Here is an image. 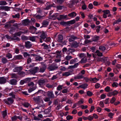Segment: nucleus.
Segmentation results:
<instances>
[{
	"mask_svg": "<svg viewBox=\"0 0 121 121\" xmlns=\"http://www.w3.org/2000/svg\"><path fill=\"white\" fill-rule=\"evenodd\" d=\"M118 84L117 82H114L112 84V86L113 87H117L118 86Z\"/></svg>",
	"mask_w": 121,
	"mask_h": 121,
	"instance_id": "nucleus-42",
	"label": "nucleus"
},
{
	"mask_svg": "<svg viewBox=\"0 0 121 121\" xmlns=\"http://www.w3.org/2000/svg\"><path fill=\"white\" fill-rule=\"evenodd\" d=\"M116 100V99L115 97H113L111 99V100L110 101V102L111 104L113 103Z\"/></svg>",
	"mask_w": 121,
	"mask_h": 121,
	"instance_id": "nucleus-51",
	"label": "nucleus"
},
{
	"mask_svg": "<svg viewBox=\"0 0 121 121\" xmlns=\"http://www.w3.org/2000/svg\"><path fill=\"white\" fill-rule=\"evenodd\" d=\"M13 7L11 8L8 6H0V9H1L4 10L5 11H8L10 10V9L13 8Z\"/></svg>",
	"mask_w": 121,
	"mask_h": 121,
	"instance_id": "nucleus-11",
	"label": "nucleus"
},
{
	"mask_svg": "<svg viewBox=\"0 0 121 121\" xmlns=\"http://www.w3.org/2000/svg\"><path fill=\"white\" fill-rule=\"evenodd\" d=\"M39 69L38 67H36L30 70V72L32 74L34 75L38 72Z\"/></svg>",
	"mask_w": 121,
	"mask_h": 121,
	"instance_id": "nucleus-3",
	"label": "nucleus"
},
{
	"mask_svg": "<svg viewBox=\"0 0 121 121\" xmlns=\"http://www.w3.org/2000/svg\"><path fill=\"white\" fill-rule=\"evenodd\" d=\"M87 94L88 96H91L93 95V94L92 92L88 91L87 92Z\"/></svg>",
	"mask_w": 121,
	"mask_h": 121,
	"instance_id": "nucleus-53",
	"label": "nucleus"
},
{
	"mask_svg": "<svg viewBox=\"0 0 121 121\" xmlns=\"http://www.w3.org/2000/svg\"><path fill=\"white\" fill-rule=\"evenodd\" d=\"M22 33V32L21 31H20L15 33L14 35L16 36H19L21 35Z\"/></svg>",
	"mask_w": 121,
	"mask_h": 121,
	"instance_id": "nucleus-44",
	"label": "nucleus"
},
{
	"mask_svg": "<svg viewBox=\"0 0 121 121\" xmlns=\"http://www.w3.org/2000/svg\"><path fill=\"white\" fill-rule=\"evenodd\" d=\"M52 6V4L48 5L44 8V9L45 10H48Z\"/></svg>",
	"mask_w": 121,
	"mask_h": 121,
	"instance_id": "nucleus-49",
	"label": "nucleus"
},
{
	"mask_svg": "<svg viewBox=\"0 0 121 121\" xmlns=\"http://www.w3.org/2000/svg\"><path fill=\"white\" fill-rule=\"evenodd\" d=\"M9 95L10 96H12V98L13 99L15 98V96L14 94H13V92H11V93L9 94Z\"/></svg>",
	"mask_w": 121,
	"mask_h": 121,
	"instance_id": "nucleus-45",
	"label": "nucleus"
},
{
	"mask_svg": "<svg viewBox=\"0 0 121 121\" xmlns=\"http://www.w3.org/2000/svg\"><path fill=\"white\" fill-rule=\"evenodd\" d=\"M25 46L26 48H30L32 46V44L31 42L29 41L25 42Z\"/></svg>",
	"mask_w": 121,
	"mask_h": 121,
	"instance_id": "nucleus-7",
	"label": "nucleus"
},
{
	"mask_svg": "<svg viewBox=\"0 0 121 121\" xmlns=\"http://www.w3.org/2000/svg\"><path fill=\"white\" fill-rule=\"evenodd\" d=\"M7 81L6 78L4 77H0V84H4L6 83Z\"/></svg>",
	"mask_w": 121,
	"mask_h": 121,
	"instance_id": "nucleus-10",
	"label": "nucleus"
},
{
	"mask_svg": "<svg viewBox=\"0 0 121 121\" xmlns=\"http://www.w3.org/2000/svg\"><path fill=\"white\" fill-rule=\"evenodd\" d=\"M76 15L77 14L75 12H73L69 13L68 15V16L72 18L75 17Z\"/></svg>",
	"mask_w": 121,
	"mask_h": 121,
	"instance_id": "nucleus-17",
	"label": "nucleus"
},
{
	"mask_svg": "<svg viewBox=\"0 0 121 121\" xmlns=\"http://www.w3.org/2000/svg\"><path fill=\"white\" fill-rule=\"evenodd\" d=\"M87 61V59L84 58H82L80 62L81 63H86Z\"/></svg>",
	"mask_w": 121,
	"mask_h": 121,
	"instance_id": "nucleus-61",
	"label": "nucleus"
},
{
	"mask_svg": "<svg viewBox=\"0 0 121 121\" xmlns=\"http://www.w3.org/2000/svg\"><path fill=\"white\" fill-rule=\"evenodd\" d=\"M7 4L6 2L4 1H0V5H5Z\"/></svg>",
	"mask_w": 121,
	"mask_h": 121,
	"instance_id": "nucleus-38",
	"label": "nucleus"
},
{
	"mask_svg": "<svg viewBox=\"0 0 121 121\" xmlns=\"http://www.w3.org/2000/svg\"><path fill=\"white\" fill-rule=\"evenodd\" d=\"M73 117L70 115H68L66 117L67 120L68 121H69L71 119H73Z\"/></svg>",
	"mask_w": 121,
	"mask_h": 121,
	"instance_id": "nucleus-47",
	"label": "nucleus"
},
{
	"mask_svg": "<svg viewBox=\"0 0 121 121\" xmlns=\"http://www.w3.org/2000/svg\"><path fill=\"white\" fill-rule=\"evenodd\" d=\"M25 83H26L29 82L31 80V78H27L24 79Z\"/></svg>",
	"mask_w": 121,
	"mask_h": 121,
	"instance_id": "nucleus-60",
	"label": "nucleus"
},
{
	"mask_svg": "<svg viewBox=\"0 0 121 121\" xmlns=\"http://www.w3.org/2000/svg\"><path fill=\"white\" fill-rule=\"evenodd\" d=\"M88 86V84L86 83H85L79 86V87H81V88L85 89L87 88Z\"/></svg>",
	"mask_w": 121,
	"mask_h": 121,
	"instance_id": "nucleus-24",
	"label": "nucleus"
},
{
	"mask_svg": "<svg viewBox=\"0 0 121 121\" xmlns=\"http://www.w3.org/2000/svg\"><path fill=\"white\" fill-rule=\"evenodd\" d=\"M30 22V21L29 19H26L22 21V24L23 25H28Z\"/></svg>",
	"mask_w": 121,
	"mask_h": 121,
	"instance_id": "nucleus-9",
	"label": "nucleus"
},
{
	"mask_svg": "<svg viewBox=\"0 0 121 121\" xmlns=\"http://www.w3.org/2000/svg\"><path fill=\"white\" fill-rule=\"evenodd\" d=\"M14 72H20L22 69V68L21 66L15 67L14 69Z\"/></svg>",
	"mask_w": 121,
	"mask_h": 121,
	"instance_id": "nucleus-14",
	"label": "nucleus"
},
{
	"mask_svg": "<svg viewBox=\"0 0 121 121\" xmlns=\"http://www.w3.org/2000/svg\"><path fill=\"white\" fill-rule=\"evenodd\" d=\"M70 75V74L69 72H66L63 73L62 74V76H68Z\"/></svg>",
	"mask_w": 121,
	"mask_h": 121,
	"instance_id": "nucleus-39",
	"label": "nucleus"
},
{
	"mask_svg": "<svg viewBox=\"0 0 121 121\" xmlns=\"http://www.w3.org/2000/svg\"><path fill=\"white\" fill-rule=\"evenodd\" d=\"M22 105L25 107L27 108H28L30 106H31L29 103L26 102L22 103Z\"/></svg>",
	"mask_w": 121,
	"mask_h": 121,
	"instance_id": "nucleus-23",
	"label": "nucleus"
},
{
	"mask_svg": "<svg viewBox=\"0 0 121 121\" xmlns=\"http://www.w3.org/2000/svg\"><path fill=\"white\" fill-rule=\"evenodd\" d=\"M44 95L45 96H47L49 98H54V95L52 91H48L47 92H44Z\"/></svg>",
	"mask_w": 121,
	"mask_h": 121,
	"instance_id": "nucleus-2",
	"label": "nucleus"
},
{
	"mask_svg": "<svg viewBox=\"0 0 121 121\" xmlns=\"http://www.w3.org/2000/svg\"><path fill=\"white\" fill-rule=\"evenodd\" d=\"M83 101L82 100V99H81L80 100L78 101L77 103V104L78 106L80 104L83 103Z\"/></svg>",
	"mask_w": 121,
	"mask_h": 121,
	"instance_id": "nucleus-55",
	"label": "nucleus"
},
{
	"mask_svg": "<svg viewBox=\"0 0 121 121\" xmlns=\"http://www.w3.org/2000/svg\"><path fill=\"white\" fill-rule=\"evenodd\" d=\"M83 78V76L82 75L75 76L74 77V79H80Z\"/></svg>",
	"mask_w": 121,
	"mask_h": 121,
	"instance_id": "nucleus-33",
	"label": "nucleus"
},
{
	"mask_svg": "<svg viewBox=\"0 0 121 121\" xmlns=\"http://www.w3.org/2000/svg\"><path fill=\"white\" fill-rule=\"evenodd\" d=\"M46 69V67L45 66H42L40 68L39 72L41 73H43L44 72Z\"/></svg>",
	"mask_w": 121,
	"mask_h": 121,
	"instance_id": "nucleus-29",
	"label": "nucleus"
},
{
	"mask_svg": "<svg viewBox=\"0 0 121 121\" xmlns=\"http://www.w3.org/2000/svg\"><path fill=\"white\" fill-rule=\"evenodd\" d=\"M45 82V80L44 79H40L39 80L38 83L39 85L40 86L43 85Z\"/></svg>",
	"mask_w": 121,
	"mask_h": 121,
	"instance_id": "nucleus-18",
	"label": "nucleus"
},
{
	"mask_svg": "<svg viewBox=\"0 0 121 121\" xmlns=\"http://www.w3.org/2000/svg\"><path fill=\"white\" fill-rule=\"evenodd\" d=\"M12 17L13 18H19L20 17V15L19 13L16 14L15 15H12Z\"/></svg>",
	"mask_w": 121,
	"mask_h": 121,
	"instance_id": "nucleus-41",
	"label": "nucleus"
},
{
	"mask_svg": "<svg viewBox=\"0 0 121 121\" xmlns=\"http://www.w3.org/2000/svg\"><path fill=\"white\" fill-rule=\"evenodd\" d=\"M111 94H112L114 96L117 95L118 93V92L117 90H115L112 92H111Z\"/></svg>",
	"mask_w": 121,
	"mask_h": 121,
	"instance_id": "nucleus-40",
	"label": "nucleus"
},
{
	"mask_svg": "<svg viewBox=\"0 0 121 121\" xmlns=\"http://www.w3.org/2000/svg\"><path fill=\"white\" fill-rule=\"evenodd\" d=\"M100 84L99 83H97L95 85V86L96 89H98L100 87Z\"/></svg>",
	"mask_w": 121,
	"mask_h": 121,
	"instance_id": "nucleus-63",
	"label": "nucleus"
},
{
	"mask_svg": "<svg viewBox=\"0 0 121 121\" xmlns=\"http://www.w3.org/2000/svg\"><path fill=\"white\" fill-rule=\"evenodd\" d=\"M41 46L43 47V48L47 50L49 48L48 45L46 44L45 43L43 44Z\"/></svg>",
	"mask_w": 121,
	"mask_h": 121,
	"instance_id": "nucleus-31",
	"label": "nucleus"
},
{
	"mask_svg": "<svg viewBox=\"0 0 121 121\" xmlns=\"http://www.w3.org/2000/svg\"><path fill=\"white\" fill-rule=\"evenodd\" d=\"M69 91L67 89H64L62 91V92L63 93H65L69 92Z\"/></svg>",
	"mask_w": 121,
	"mask_h": 121,
	"instance_id": "nucleus-58",
	"label": "nucleus"
},
{
	"mask_svg": "<svg viewBox=\"0 0 121 121\" xmlns=\"http://www.w3.org/2000/svg\"><path fill=\"white\" fill-rule=\"evenodd\" d=\"M25 83H26L29 82L31 80V78H27L24 79Z\"/></svg>",
	"mask_w": 121,
	"mask_h": 121,
	"instance_id": "nucleus-59",
	"label": "nucleus"
},
{
	"mask_svg": "<svg viewBox=\"0 0 121 121\" xmlns=\"http://www.w3.org/2000/svg\"><path fill=\"white\" fill-rule=\"evenodd\" d=\"M68 15H61L59 16V18H57V19L59 20H61V19L67 20L69 19Z\"/></svg>",
	"mask_w": 121,
	"mask_h": 121,
	"instance_id": "nucleus-4",
	"label": "nucleus"
},
{
	"mask_svg": "<svg viewBox=\"0 0 121 121\" xmlns=\"http://www.w3.org/2000/svg\"><path fill=\"white\" fill-rule=\"evenodd\" d=\"M49 22L48 21L46 20H44L42 23V26L40 28H42L43 27H47L48 25Z\"/></svg>",
	"mask_w": 121,
	"mask_h": 121,
	"instance_id": "nucleus-8",
	"label": "nucleus"
},
{
	"mask_svg": "<svg viewBox=\"0 0 121 121\" xmlns=\"http://www.w3.org/2000/svg\"><path fill=\"white\" fill-rule=\"evenodd\" d=\"M58 67L57 66H50L49 68L51 71L53 70L57 69Z\"/></svg>",
	"mask_w": 121,
	"mask_h": 121,
	"instance_id": "nucleus-25",
	"label": "nucleus"
},
{
	"mask_svg": "<svg viewBox=\"0 0 121 121\" xmlns=\"http://www.w3.org/2000/svg\"><path fill=\"white\" fill-rule=\"evenodd\" d=\"M13 98L11 97H9L7 98V100L9 102L10 104H12L14 101V100Z\"/></svg>",
	"mask_w": 121,
	"mask_h": 121,
	"instance_id": "nucleus-28",
	"label": "nucleus"
},
{
	"mask_svg": "<svg viewBox=\"0 0 121 121\" xmlns=\"http://www.w3.org/2000/svg\"><path fill=\"white\" fill-rule=\"evenodd\" d=\"M110 87L108 86H107L105 88L104 90L107 92H109L110 90Z\"/></svg>",
	"mask_w": 121,
	"mask_h": 121,
	"instance_id": "nucleus-57",
	"label": "nucleus"
},
{
	"mask_svg": "<svg viewBox=\"0 0 121 121\" xmlns=\"http://www.w3.org/2000/svg\"><path fill=\"white\" fill-rule=\"evenodd\" d=\"M33 99L35 102L37 104L39 103L40 102V99L39 96H38V97H34L33 98Z\"/></svg>",
	"mask_w": 121,
	"mask_h": 121,
	"instance_id": "nucleus-22",
	"label": "nucleus"
},
{
	"mask_svg": "<svg viewBox=\"0 0 121 121\" xmlns=\"http://www.w3.org/2000/svg\"><path fill=\"white\" fill-rule=\"evenodd\" d=\"M22 39L23 40H28V39L27 36H23L22 37Z\"/></svg>",
	"mask_w": 121,
	"mask_h": 121,
	"instance_id": "nucleus-56",
	"label": "nucleus"
},
{
	"mask_svg": "<svg viewBox=\"0 0 121 121\" xmlns=\"http://www.w3.org/2000/svg\"><path fill=\"white\" fill-rule=\"evenodd\" d=\"M11 39L12 40H17V41H19L20 39L18 37L14 35L13 37H12L11 38Z\"/></svg>",
	"mask_w": 121,
	"mask_h": 121,
	"instance_id": "nucleus-34",
	"label": "nucleus"
},
{
	"mask_svg": "<svg viewBox=\"0 0 121 121\" xmlns=\"http://www.w3.org/2000/svg\"><path fill=\"white\" fill-rule=\"evenodd\" d=\"M68 25L69 24H73L76 22V20L75 19L71 20L69 21H68Z\"/></svg>",
	"mask_w": 121,
	"mask_h": 121,
	"instance_id": "nucleus-32",
	"label": "nucleus"
},
{
	"mask_svg": "<svg viewBox=\"0 0 121 121\" xmlns=\"http://www.w3.org/2000/svg\"><path fill=\"white\" fill-rule=\"evenodd\" d=\"M51 38L50 37H46V38H45L44 40H43V41L46 42H49L51 40Z\"/></svg>",
	"mask_w": 121,
	"mask_h": 121,
	"instance_id": "nucleus-43",
	"label": "nucleus"
},
{
	"mask_svg": "<svg viewBox=\"0 0 121 121\" xmlns=\"http://www.w3.org/2000/svg\"><path fill=\"white\" fill-rule=\"evenodd\" d=\"M7 114V110H5L3 111L2 113L3 116V118H4Z\"/></svg>",
	"mask_w": 121,
	"mask_h": 121,
	"instance_id": "nucleus-50",
	"label": "nucleus"
},
{
	"mask_svg": "<svg viewBox=\"0 0 121 121\" xmlns=\"http://www.w3.org/2000/svg\"><path fill=\"white\" fill-rule=\"evenodd\" d=\"M58 36L57 40L60 43L62 42L63 39V36L61 35H58Z\"/></svg>",
	"mask_w": 121,
	"mask_h": 121,
	"instance_id": "nucleus-15",
	"label": "nucleus"
},
{
	"mask_svg": "<svg viewBox=\"0 0 121 121\" xmlns=\"http://www.w3.org/2000/svg\"><path fill=\"white\" fill-rule=\"evenodd\" d=\"M62 86L60 85H59L57 87L56 89L58 91H60L63 89Z\"/></svg>",
	"mask_w": 121,
	"mask_h": 121,
	"instance_id": "nucleus-48",
	"label": "nucleus"
},
{
	"mask_svg": "<svg viewBox=\"0 0 121 121\" xmlns=\"http://www.w3.org/2000/svg\"><path fill=\"white\" fill-rule=\"evenodd\" d=\"M30 40L32 42H35V38L34 36L30 37Z\"/></svg>",
	"mask_w": 121,
	"mask_h": 121,
	"instance_id": "nucleus-54",
	"label": "nucleus"
},
{
	"mask_svg": "<svg viewBox=\"0 0 121 121\" xmlns=\"http://www.w3.org/2000/svg\"><path fill=\"white\" fill-rule=\"evenodd\" d=\"M36 89L35 87V86L33 87H30L29 89H28V92L29 93H31L33 91H34Z\"/></svg>",
	"mask_w": 121,
	"mask_h": 121,
	"instance_id": "nucleus-30",
	"label": "nucleus"
},
{
	"mask_svg": "<svg viewBox=\"0 0 121 121\" xmlns=\"http://www.w3.org/2000/svg\"><path fill=\"white\" fill-rule=\"evenodd\" d=\"M22 59H24V58L21 55H15L14 56V57L13 59L14 60H20Z\"/></svg>",
	"mask_w": 121,
	"mask_h": 121,
	"instance_id": "nucleus-5",
	"label": "nucleus"
},
{
	"mask_svg": "<svg viewBox=\"0 0 121 121\" xmlns=\"http://www.w3.org/2000/svg\"><path fill=\"white\" fill-rule=\"evenodd\" d=\"M35 55L33 54H29L26 52H24L23 53V55L25 58H28L31 57L32 56H34Z\"/></svg>",
	"mask_w": 121,
	"mask_h": 121,
	"instance_id": "nucleus-13",
	"label": "nucleus"
},
{
	"mask_svg": "<svg viewBox=\"0 0 121 121\" xmlns=\"http://www.w3.org/2000/svg\"><path fill=\"white\" fill-rule=\"evenodd\" d=\"M39 33L40 34V38L39 39V42L40 43H42L43 42L42 40H44L48 35L47 34L46 32H44L43 30L42 31H39L36 34Z\"/></svg>",
	"mask_w": 121,
	"mask_h": 121,
	"instance_id": "nucleus-1",
	"label": "nucleus"
},
{
	"mask_svg": "<svg viewBox=\"0 0 121 121\" xmlns=\"http://www.w3.org/2000/svg\"><path fill=\"white\" fill-rule=\"evenodd\" d=\"M6 56L8 58V59H10L12 58V55L11 54L9 53L6 55Z\"/></svg>",
	"mask_w": 121,
	"mask_h": 121,
	"instance_id": "nucleus-62",
	"label": "nucleus"
},
{
	"mask_svg": "<svg viewBox=\"0 0 121 121\" xmlns=\"http://www.w3.org/2000/svg\"><path fill=\"white\" fill-rule=\"evenodd\" d=\"M68 22H67L61 21L60 22V25L63 26H66L67 25H68Z\"/></svg>",
	"mask_w": 121,
	"mask_h": 121,
	"instance_id": "nucleus-27",
	"label": "nucleus"
},
{
	"mask_svg": "<svg viewBox=\"0 0 121 121\" xmlns=\"http://www.w3.org/2000/svg\"><path fill=\"white\" fill-rule=\"evenodd\" d=\"M37 30V28L34 27L33 26H32L31 27V31L30 32L32 34H34L35 33L36 30Z\"/></svg>",
	"mask_w": 121,
	"mask_h": 121,
	"instance_id": "nucleus-19",
	"label": "nucleus"
},
{
	"mask_svg": "<svg viewBox=\"0 0 121 121\" xmlns=\"http://www.w3.org/2000/svg\"><path fill=\"white\" fill-rule=\"evenodd\" d=\"M79 46L78 43L76 41H74L72 43L71 45V47L76 48L78 47Z\"/></svg>",
	"mask_w": 121,
	"mask_h": 121,
	"instance_id": "nucleus-12",
	"label": "nucleus"
},
{
	"mask_svg": "<svg viewBox=\"0 0 121 121\" xmlns=\"http://www.w3.org/2000/svg\"><path fill=\"white\" fill-rule=\"evenodd\" d=\"M1 62L5 64L7 63V60L6 58L3 57L2 58Z\"/></svg>",
	"mask_w": 121,
	"mask_h": 121,
	"instance_id": "nucleus-36",
	"label": "nucleus"
},
{
	"mask_svg": "<svg viewBox=\"0 0 121 121\" xmlns=\"http://www.w3.org/2000/svg\"><path fill=\"white\" fill-rule=\"evenodd\" d=\"M59 15V13H55L53 14L50 17L51 18H52L53 19H57V18L59 17H57Z\"/></svg>",
	"mask_w": 121,
	"mask_h": 121,
	"instance_id": "nucleus-16",
	"label": "nucleus"
},
{
	"mask_svg": "<svg viewBox=\"0 0 121 121\" xmlns=\"http://www.w3.org/2000/svg\"><path fill=\"white\" fill-rule=\"evenodd\" d=\"M17 80L15 79H10L9 81V83L11 85H16L17 84Z\"/></svg>",
	"mask_w": 121,
	"mask_h": 121,
	"instance_id": "nucleus-6",
	"label": "nucleus"
},
{
	"mask_svg": "<svg viewBox=\"0 0 121 121\" xmlns=\"http://www.w3.org/2000/svg\"><path fill=\"white\" fill-rule=\"evenodd\" d=\"M97 54V55L98 56H103V54L102 53L100 52L99 50H97L95 52Z\"/></svg>",
	"mask_w": 121,
	"mask_h": 121,
	"instance_id": "nucleus-37",
	"label": "nucleus"
},
{
	"mask_svg": "<svg viewBox=\"0 0 121 121\" xmlns=\"http://www.w3.org/2000/svg\"><path fill=\"white\" fill-rule=\"evenodd\" d=\"M121 22V20L120 18L118 19L117 20H115L113 23V25H114L115 24H118L120 22Z\"/></svg>",
	"mask_w": 121,
	"mask_h": 121,
	"instance_id": "nucleus-35",
	"label": "nucleus"
},
{
	"mask_svg": "<svg viewBox=\"0 0 121 121\" xmlns=\"http://www.w3.org/2000/svg\"><path fill=\"white\" fill-rule=\"evenodd\" d=\"M88 120L90 121H91L93 119V117L92 116H91V115L89 116L88 117Z\"/></svg>",
	"mask_w": 121,
	"mask_h": 121,
	"instance_id": "nucleus-64",
	"label": "nucleus"
},
{
	"mask_svg": "<svg viewBox=\"0 0 121 121\" xmlns=\"http://www.w3.org/2000/svg\"><path fill=\"white\" fill-rule=\"evenodd\" d=\"M99 49L103 51H104L105 50L106 48L104 46H100L99 47Z\"/></svg>",
	"mask_w": 121,
	"mask_h": 121,
	"instance_id": "nucleus-52",
	"label": "nucleus"
},
{
	"mask_svg": "<svg viewBox=\"0 0 121 121\" xmlns=\"http://www.w3.org/2000/svg\"><path fill=\"white\" fill-rule=\"evenodd\" d=\"M99 36H95L92 38V40L94 42H97L99 40Z\"/></svg>",
	"mask_w": 121,
	"mask_h": 121,
	"instance_id": "nucleus-21",
	"label": "nucleus"
},
{
	"mask_svg": "<svg viewBox=\"0 0 121 121\" xmlns=\"http://www.w3.org/2000/svg\"><path fill=\"white\" fill-rule=\"evenodd\" d=\"M103 12L104 13V14L106 15L110 13V11L108 10H103Z\"/></svg>",
	"mask_w": 121,
	"mask_h": 121,
	"instance_id": "nucleus-46",
	"label": "nucleus"
},
{
	"mask_svg": "<svg viewBox=\"0 0 121 121\" xmlns=\"http://www.w3.org/2000/svg\"><path fill=\"white\" fill-rule=\"evenodd\" d=\"M75 51V50L74 49L69 48L68 49L67 53L68 54H70V53L72 54L73 52Z\"/></svg>",
	"mask_w": 121,
	"mask_h": 121,
	"instance_id": "nucleus-20",
	"label": "nucleus"
},
{
	"mask_svg": "<svg viewBox=\"0 0 121 121\" xmlns=\"http://www.w3.org/2000/svg\"><path fill=\"white\" fill-rule=\"evenodd\" d=\"M35 60L37 61H40L43 60V58L40 56H38L35 58Z\"/></svg>",
	"mask_w": 121,
	"mask_h": 121,
	"instance_id": "nucleus-26",
	"label": "nucleus"
}]
</instances>
